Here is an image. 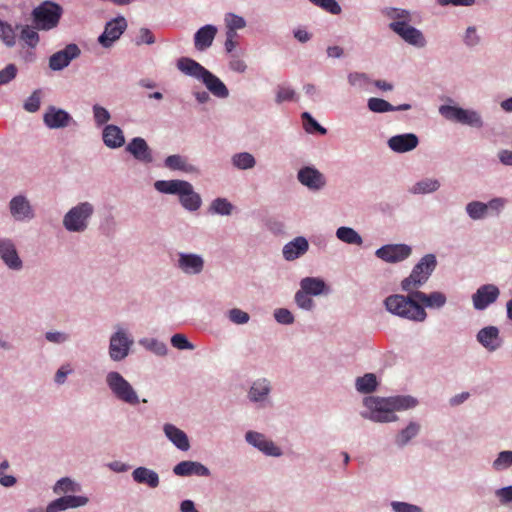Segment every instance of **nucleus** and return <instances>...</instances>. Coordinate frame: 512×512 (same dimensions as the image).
Listing matches in <instances>:
<instances>
[{"instance_id":"nucleus-1","label":"nucleus","mask_w":512,"mask_h":512,"mask_svg":"<svg viewBox=\"0 0 512 512\" xmlns=\"http://www.w3.org/2000/svg\"><path fill=\"white\" fill-rule=\"evenodd\" d=\"M418 403L417 398L411 395L367 396L363 399L366 410L361 411L360 415L375 423H392L399 419L395 412L413 409Z\"/></svg>"},{"instance_id":"nucleus-2","label":"nucleus","mask_w":512,"mask_h":512,"mask_svg":"<svg viewBox=\"0 0 512 512\" xmlns=\"http://www.w3.org/2000/svg\"><path fill=\"white\" fill-rule=\"evenodd\" d=\"M176 66L183 74L201 81L213 96L219 99H226L229 96V90L224 82L196 60L181 57L177 60Z\"/></svg>"},{"instance_id":"nucleus-3","label":"nucleus","mask_w":512,"mask_h":512,"mask_svg":"<svg viewBox=\"0 0 512 512\" xmlns=\"http://www.w3.org/2000/svg\"><path fill=\"white\" fill-rule=\"evenodd\" d=\"M407 294H391L387 296L383 305L385 309L402 319L413 322H424L427 319V312L424 307L416 301L414 290L405 291Z\"/></svg>"},{"instance_id":"nucleus-4","label":"nucleus","mask_w":512,"mask_h":512,"mask_svg":"<svg viewBox=\"0 0 512 512\" xmlns=\"http://www.w3.org/2000/svg\"><path fill=\"white\" fill-rule=\"evenodd\" d=\"M154 188L162 194L177 195L181 206L189 212H196L202 206L200 194L186 180H157L154 182Z\"/></svg>"},{"instance_id":"nucleus-5","label":"nucleus","mask_w":512,"mask_h":512,"mask_svg":"<svg viewBox=\"0 0 512 512\" xmlns=\"http://www.w3.org/2000/svg\"><path fill=\"white\" fill-rule=\"evenodd\" d=\"M105 384L118 401L131 407L140 404V397L133 385L118 371H108L105 375Z\"/></svg>"},{"instance_id":"nucleus-6","label":"nucleus","mask_w":512,"mask_h":512,"mask_svg":"<svg viewBox=\"0 0 512 512\" xmlns=\"http://www.w3.org/2000/svg\"><path fill=\"white\" fill-rule=\"evenodd\" d=\"M94 213L95 207L92 203L79 202L64 214L63 227L70 233H83L88 229Z\"/></svg>"},{"instance_id":"nucleus-7","label":"nucleus","mask_w":512,"mask_h":512,"mask_svg":"<svg viewBox=\"0 0 512 512\" xmlns=\"http://www.w3.org/2000/svg\"><path fill=\"white\" fill-rule=\"evenodd\" d=\"M437 267V258L434 254L424 255L412 268L410 275L401 281L403 291L418 290L430 278Z\"/></svg>"},{"instance_id":"nucleus-8","label":"nucleus","mask_w":512,"mask_h":512,"mask_svg":"<svg viewBox=\"0 0 512 512\" xmlns=\"http://www.w3.org/2000/svg\"><path fill=\"white\" fill-rule=\"evenodd\" d=\"M62 7L53 1H44L32 10L31 16L36 29L49 31L59 24Z\"/></svg>"},{"instance_id":"nucleus-9","label":"nucleus","mask_w":512,"mask_h":512,"mask_svg":"<svg viewBox=\"0 0 512 512\" xmlns=\"http://www.w3.org/2000/svg\"><path fill=\"white\" fill-rule=\"evenodd\" d=\"M134 344L132 334L121 324L114 326V332L110 335L108 345L109 358L114 362L125 360Z\"/></svg>"},{"instance_id":"nucleus-10","label":"nucleus","mask_w":512,"mask_h":512,"mask_svg":"<svg viewBox=\"0 0 512 512\" xmlns=\"http://www.w3.org/2000/svg\"><path fill=\"white\" fill-rule=\"evenodd\" d=\"M439 114L448 121L456 122L472 128L481 129L484 126L482 115L474 109H464L456 105H441Z\"/></svg>"},{"instance_id":"nucleus-11","label":"nucleus","mask_w":512,"mask_h":512,"mask_svg":"<svg viewBox=\"0 0 512 512\" xmlns=\"http://www.w3.org/2000/svg\"><path fill=\"white\" fill-rule=\"evenodd\" d=\"M272 384L265 377L254 380L247 391V399L257 409H265L272 405Z\"/></svg>"},{"instance_id":"nucleus-12","label":"nucleus","mask_w":512,"mask_h":512,"mask_svg":"<svg viewBox=\"0 0 512 512\" xmlns=\"http://www.w3.org/2000/svg\"><path fill=\"white\" fill-rule=\"evenodd\" d=\"M0 260L10 271L20 272L24 268L17 245L12 238L0 237Z\"/></svg>"},{"instance_id":"nucleus-13","label":"nucleus","mask_w":512,"mask_h":512,"mask_svg":"<svg viewBox=\"0 0 512 512\" xmlns=\"http://www.w3.org/2000/svg\"><path fill=\"white\" fill-rule=\"evenodd\" d=\"M388 27L391 31L397 34L405 43L415 48L422 49L427 45V39L424 33L420 29L411 26L410 23L406 25L402 22L389 23Z\"/></svg>"},{"instance_id":"nucleus-14","label":"nucleus","mask_w":512,"mask_h":512,"mask_svg":"<svg viewBox=\"0 0 512 512\" xmlns=\"http://www.w3.org/2000/svg\"><path fill=\"white\" fill-rule=\"evenodd\" d=\"M43 123L47 128L52 130L77 126V122L68 111L54 105L47 107L43 114Z\"/></svg>"},{"instance_id":"nucleus-15","label":"nucleus","mask_w":512,"mask_h":512,"mask_svg":"<svg viewBox=\"0 0 512 512\" xmlns=\"http://www.w3.org/2000/svg\"><path fill=\"white\" fill-rule=\"evenodd\" d=\"M244 438L249 445L256 448L266 456L281 457L283 455L282 449L272 440L268 439L263 433L249 430L245 433Z\"/></svg>"},{"instance_id":"nucleus-16","label":"nucleus","mask_w":512,"mask_h":512,"mask_svg":"<svg viewBox=\"0 0 512 512\" xmlns=\"http://www.w3.org/2000/svg\"><path fill=\"white\" fill-rule=\"evenodd\" d=\"M127 28V21L123 16L108 21L104 31L98 37V43L104 48H110L117 41Z\"/></svg>"},{"instance_id":"nucleus-17","label":"nucleus","mask_w":512,"mask_h":512,"mask_svg":"<svg viewBox=\"0 0 512 512\" xmlns=\"http://www.w3.org/2000/svg\"><path fill=\"white\" fill-rule=\"evenodd\" d=\"M500 296V289L495 284H484L472 294L473 308L477 311L486 310Z\"/></svg>"},{"instance_id":"nucleus-18","label":"nucleus","mask_w":512,"mask_h":512,"mask_svg":"<svg viewBox=\"0 0 512 512\" xmlns=\"http://www.w3.org/2000/svg\"><path fill=\"white\" fill-rule=\"evenodd\" d=\"M81 55V50L75 43L67 44L62 50L49 57L48 66L52 71H61Z\"/></svg>"},{"instance_id":"nucleus-19","label":"nucleus","mask_w":512,"mask_h":512,"mask_svg":"<svg viewBox=\"0 0 512 512\" xmlns=\"http://www.w3.org/2000/svg\"><path fill=\"white\" fill-rule=\"evenodd\" d=\"M175 267L185 275H199L205 267V260L200 254L179 252Z\"/></svg>"},{"instance_id":"nucleus-20","label":"nucleus","mask_w":512,"mask_h":512,"mask_svg":"<svg viewBox=\"0 0 512 512\" xmlns=\"http://www.w3.org/2000/svg\"><path fill=\"white\" fill-rule=\"evenodd\" d=\"M412 249L406 244H387L375 251V256L387 263H398L407 259Z\"/></svg>"},{"instance_id":"nucleus-21","label":"nucleus","mask_w":512,"mask_h":512,"mask_svg":"<svg viewBox=\"0 0 512 512\" xmlns=\"http://www.w3.org/2000/svg\"><path fill=\"white\" fill-rule=\"evenodd\" d=\"M9 210L15 221H30L35 217V212L29 200L24 195L14 196L9 202Z\"/></svg>"},{"instance_id":"nucleus-22","label":"nucleus","mask_w":512,"mask_h":512,"mask_svg":"<svg viewBox=\"0 0 512 512\" xmlns=\"http://www.w3.org/2000/svg\"><path fill=\"white\" fill-rule=\"evenodd\" d=\"M297 179L311 191H319L326 185L325 176L313 166H305L299 169Z\"/></svg>"},{"instance_id":"nucleus-23","label":"nucleus","mask_w":512,"mask_h":512,"mask_svg":"<svg viewBox=\"0 0 512 512\" xmlns=\"http://www.w3.org/2000/svg\"><path fill=\"white\" fill-rule=\"evenodd\" d=\"M125 150L140 163L150 164L154 160L153 151L142 137L132 138L126 145Z\"/></svg>"},{"instance_id":"nucleus-24","label":"nucleus","mask_w":512,"mask_h":512,"mask_svg":"<svg viewBox=\"0 0 512 512\" xmlns=\"http://www.w3.org/2000/svg\"><path fill=\"white\" fill-rule=\"evenodd\" d=\"M89 502L88 497L81 495H64L51 501L46 512H62L67 509H73L85 506Z\"/></svg>"},{"instance_id":"nucleus-25","label":"nucleus","mask_w":512,"mask_h":512,"mask_svg":"<svg viewBox=\"0 0 512 512\" xmlns=\"http://www.w3.org/2000/svg\"><path fill=\"white\" fill-rule=\"evenodd\" d=\"M476 340L489 352H494L502 346V338L498 327L490 325L480 329Z\"/></svg>"},{"instance_id":"nucleus-26","label":"nucleus","mask_w":512,"mask_h":512,"mask_svg":"<svg viewBox=\"0 0 512 512\" xmlns=\"http://www.w3.org/2000/svg\"><path fill=\"white\" fill-rule=\"evenodd\" d=\"M173 473L179 477H209L211 472L208 467L198 461L184 460L176 464Z\"/></svg>"},{"instance_id":"nucleus-27","label":"nucleus","mask_w":512,"mask_h":512,"mask_svg":"<svg viewBox=\"0 0 512 512\" xmlns=\"http://www.w3.org/2000/svg\"><path fill=\"white\" fill-rule=\"evenodd\" d=\"M419 144V138L414 133L398 134L390 137L388 147L396 153H407L414 150Z\"/></svg>"},{"instance_id":"nucleus-28","label":"nucleus","mask_w":512,"mask_h":512,"mask_svg":"<svg viewBox=\"0 0 512 512\" xmlns=\"http://www.w3.org/2000/svg\"><path fill=\"white\" fill-rule=\"evenodd\" d=\"M414 297L416 298V301L424 307V310H426V308L440 310L447 303V296L441 291L425 293L418 289L414 290Z\"/></svg>"},{"instance_id":"nucleus-29","label":"nucleus","mask_w":512,"mask_h":512,"mask_svg":"<svg viewBox=\"0 0 512 512\" xmlns=\"http://www.w3.org/2000/svg\"><path fill=\"white\" fill-rule=\"evenodd\" d=\"M309 250V242L304 236H297L283 246L282 254L286 261H294Z\"/></svg>"},{"instance_id":"nucleus-30","label":"nucleus","mask_w":512,"mask_h":512,"mask_svg":"<svg viewBox=\"0 0 512 512\" xmlns=\"http://www.w3.org/2000/svg\"><path fill=\"white\" fill-rule=\"evenodd\" d=\"M218 29L213 24L200 27L194 34V47L197 51H206L213 44Z\"/></svg>"},{"instance_id":"nucleus-31","label":"nucleus","mask_w":512,"mask_h":512,"mask_svg":"<svg viewBox=\"0 0 512 512\" xmlns=\"http://www.w3.org/2000/svg\"><path fill=\"white\" fill-rule=\"evenodd\" d=\"M163 433L166 438L180 451H188L190 449V441L187 434L171 423L163 425Z\"/></svg>"},{"instance_id":"nucleus-32","label":"nucleus","mask_w":512,"mask_h":512,"mask_svg":"<svg viewBox=\"0 0 512 512\" xmlns=\"http://www.w3.org/2000/svg\"><path fill=\"white\" fill-rule=\"evenodd\" d=\"M421 431V424L418 421L410 420L405 427L400 429L394 437V444L398 448H404L416 438Z\"/></svg>"},{"instance_id":"nucleus-33","label":"nucleus","mask_w":512,"mask_h":512,"mask_svg":"<svg viewBox=\"0 0 512 512\" xmlns=\"http://www.w3.org/2000/svg\"><path fill=\"white\" fill-rule=\"evenodd\" d=\"M132 479L137 484H143L151 489H155L160 484L159 474L150 468L140 466L132 471Z\"/></svg>"},{"instance_id":"nucleus-34","label":"nucleus","mask_w":512,"mask_h":512,"mask_svg":"<svg viewBox=\"0 0 512 512\" xmlns=\"http://www.w3.org/2000/svg\"><path fill=\"white\" fill-rule=\"evenodd\" d=\"M102 140L105 146L110 149H117L125 144V136L122 129L114 124L103 127Z\"/></svg>"},{"instance_id":"nucleus-35","label":"nucleus","mask_w":512,"mask_h":512,"mask_svg":"<svg viewBox=\"0 0 512 512\" xmlns=\"http://www.w3.org/2000/svg\"><path fill=\"white\" fill-rule=\"evenodd\" d=\"M302 292H306L311 296L326 295L330 292L325 281L319 277H305L300 281Z\"/></svg>"},{"instance_id":"nucleus-36","label":"nucleus","mask_w":512,"mask_h":512,"mask_svg":"<svg viewBox=\"0 0 512 512\" xmlns=\"http://www.w3.org/2000/svg\"><path fill=\"white\" fill-rule=\"evenodd\" d=\"M441 186L438 179L426 177L415 182L410 188L409 193L413 195H425L436 192Z\"/></svg>"},{"instance_id":"nucleus-37","label":"nucleus","mask_w":512,"mask_h":512,"mask_svg":"<svg viewBox=\"0 0 512 512\" xmlns=\"http://www.w3.org/2000/svg\"><path fill=\"white\" fill-rule=\"evenodd\" d=\"M164 166L172 171H182L185 173L195 171V166L188 162L187 157L180 154L167 156L164 160Z\"/></svg>"},{"instance_id":"nucleus-38","label":"nucleus","mask_w":512,"mask_h":512,"mask_svg":"<svg viewBox=\"0 0 512 512\" xmlns=\"http://www.w3.org/2000/svg\"><path fill=\"white\" fill-rule=\"evenodd\" d=\"M335 235L338 240L345 244L361 246L363 239L361 235L353 228L341 226L336 229Z\"/></svg>"},{"instance_id":"nucleus-39","label":"nucleus","mask_w":512,"mask_h":512,"mask_svg":"<svg viewBox=\"0 0 512 512\" xmlns=\"http://www.w3.org/2000/svg\"><path fill=\"white\" fill-rule=\"evenodd\" d=\"M231 164L238 170H250L255 167L256 159L249 152H239L232 155Z\"/></svg>"},{"instance_id":"nucleus-40","label":"nucleus","mask_w":512,"mask_h":512,"mask_svg":"<svg viewBox=\"0 0 512 512\" xmlns=\"http://www.w3.org/2000/svg\"><path fill=\"white\" fill-rule=\"evenodd\" d=\"M234 210L233 204L226 198L218 197L212 200L208 213L212 215L229 216Z\"/></svg>"},{"instance_id":"nucleus-41","label":"nucleus","mask_w":512,"mask_h":512,"mask_svg":"<svg viewBox=\"0 0 512 512\" xmlns=\"http://www.w3.org/2000/svg\"><path fill=\"white\" fill-rule=\"evenodd\" d=\"M377 377L373 373H366L355 381L356 390L363 394H369L377 389Z\"/></svg>"},{"instance_id":"nucleus-42","label":"nucleus","mask_w":512,"mask_h":512,"mask_svg":"<svg viewBox=\"0 0 512 512\" xmlns=\"http://www.w3.org/2000/svg\"><path fill=\"white\" fill-rule=\"evenodd\" d=\"M139 345L157 356H166L168 353L167 345L156 338H141Z\"/></svg>"},{"instance_id":"nucleus-43","label":"nucleus","mask_w":512,"mask_h":512,"mask_svg":"<svg viewBox=\"0 0 512 512\" xmlns=\"http://www.w3.org/2000/svg\"><path fill=\"white\" fill-rule=\"evenodd\" d=\"M465 211L470 219L474 221L483 220L488 217L486 205L481 201H471L466 204Z\"/></svg>"},{"instance_id":"nucleus-44","label":"nucleus","mask_w":512,"mask_h":512,"mask_svg":"<svg viewBox=\"0 0 512 512\" xmlns=\"http://www.w3.org/2000/svg\"><path fill=\"white\" fill-rule=\"evenodd\" d=\"M80 489H81L80 484L73 481L69 477H63V478L59 479L53 486V492L58 495H60V494L67 495L68 493H75V492L80 491Z\"/></svg>"},{"instance_id":"nucleus-45","label":"nucleus","mask_w":512,"mask_h":512,"mask_svg":"<svg viewBox=\"0 0 512 512\" xmlns=\"http://www.w3.org/2000/svg\"><path fill=\"white\" fill-rule=\"evenodd\" d=\"M492 469L497 472L508 470L512 467V450L500 451L493 460Z\"/></svg>"},{"instance_id":"nucleus-46","label":"nucleus","mask_w":512,"mask_h":512,"mask_svg":"<svg viewBox=\"0 0 512 512\" xmlns=\"http://www.w3.org/2000/svg\"><path fill=\"white\" fill-rule=\"evenodd\" d=\"M224 24L227 30L237 32V30L245 28L247 22L242 16L228 12L224 15Z\"/></svg>"},{"instance_id":"nucleus-47","label":"nucleus","mask_w":512,"mask_h":512,"mask_svg":"<svg viewBox=\"0 0 512 512\" xmlns=\"http://www.w3.org/2000/svg\"><path fill=\"white\" fill-rule=\"evenodd\" d=\"M385 15L392 19L391 23H404L405 25L411 22V12L406 9L400 8H387L385 10Z\"/></svg>"},{"instance_id":"nucleus-48","label":"nucleus","mask_w":512,"mask_h":512,"mask_svg":"<svg viewBox=\"0 0 512 512\" xmlns=\"http://www.w3.org/2000/svg\"><path fill=\"white\" fill-rule=\"evenodd\" d=\"M93 120L97 127H104L111 120L110 112L100 104L92 106Z\"/></svg>"},{"instance_id":"nucleus-49","label":"nucleus","mask_w":512,"mask_h":512,"mask_svg":"<svg viewBox=\"0 0 512 512\" xmlns=\"http://www.w3.org/2000/svg\"><path fill=\"white\" fill-rule=\"evenodd\" d=\"M0 39L7 47H13L16 44L15 30L8 22L0 20Z\"/></svg>"},{"instance_id":"nucleus-50","label":"nucleus","mask_w":512,"mask_h":512,"mask_svg":"<svg viewBox=\"0 0 512 512\" xmlns=\"http://www.w3.org/2000/svg\"><path fill=\"white\" fill-rule=\"evenodd\" d=\"M367 106L368 109L374 113H386L394 111V106L392 104L384 99L376 97L369 98Z\"/></svg>"},{"instance_id":"nucleus-51","label":"nucleus","mask_w":512,"mask_h":512,"mask_svg":"<svg viewBox=\"0 0 512 512\" xmlns=\"http://www.w3.org/2000/svg\"><path fill=\"white\" fill-rule=\"evenodd\" d=\"M311 4L332 15H340L342 8L337 0H308Z\"/></svg>"},{"instance_id":"nucleus-52","label":"nucleus","mask_w":512,"mask_h":512,"mask_svg":"<svg viewBox=\"0 0 512 512\" xmlns=\"http://www.w3.org/2000/svg\"><path fill=\"white\" fill-rule=\"evenodd\" d=\"M348 82L351 86L367 89L370 84H372V80L369 75L363 72H351L348 74Z\"/></svg>"},{"instance_id":"nucleus-53","label":"nucleus","mask_w":512,"mask_h":512,"mask_svg":"<svg viewBox=\"0 0 512 512\" xmlns=\"http://www.w3.org/2000/svg\"><path fill=\"white\" fill-rule=\"evenodd\" d=\"M294 301L300 309L305 311H312L315 307V302L311 298V295L302 292L301 288L295 293Z\"/></svg>"},{"instance_id":"nucleus-54","label":"nucleus","mask_w":512,"mask_h":512,"mask_svg":"<svg viewBox=\"0 0 512 512\" xmlns=\"http://www.w3.org/2000/svg\"><path fill=\"white\" fill-rule=\"evenodd\" d=\"M507 202L508 200L506 198L495 197L492 198L489 202L485 203L488 216H499L504 210Z\"/></svg>"},{"instance_id":"nucleus-55","label":"nucleus","mask_w":512,"mask_h":512,"mask_svg":"<svg viewBox=\"0 0 512 512\" xmlns=\"http://www.w3.org/2000/svg\"><path fill=\"white\" fill-rule=\"evenodd\" d=\"M20 38L30 48H35L40 40L39 34L34 30V28L28 25L22 28Z\"/></svg>"},{"instance_id":"nucleus-56","label":"nucleus","mask_w":512,"mask_h":512,"mask_svg":"<svg viewBox=\"0 0 512 512\" xmlns=\"http://www.w3.org/2000/svg\"><path fill=\"white\" fill-rule=\"evenodd\" d=\"M302 119L304 120V127L308 133L318 132L321 135H325L327 133L326 128L321 126L308 112H304L302 114Z\"/></svg>"},{"instance_id":"nucleus-57","label":"nucleus","mask_w":512,"mask_h":512,"mask_svg":"<svg viewBox=\"0 0 512 512\" xmlns=\"http://www.w3.org/2000/svg\"><path fill=\"white\" fill-rule=\"evenodd\" d=\"M296 92L289 86L278 85L276 88L275 102L281 104L286 101H293L295 99Z\"/></svg>"},{"instance_id":"nucleus-58","label":"nucleus","mask_w":512,"mask_h":512,"mask_svg":"<svg viewBox=\"0 0 512 512\" xmlns=\"http://www.w3.org/2000/svg\"><path fill=\"white\" fill-rule=\"evenodd\" d=\"M463 43L469 48H473L480 44L481 36L478 34L476 26H469L463 35Z\"/></svg>"},{"instance_id":"nucleus-59","label":"nucleus","mask_w":512,"mask_h":512,"mask_svg":"<svg viewBox=\"0 0 512 512\" xmlns=\"http://www.w3.org/2000/svg\"><path fill=\"white\" fill-rule=\"evenodd\" d=\"M227 317L230 322L236 325H244L247 324L250 320V315L239 309V308H232L227 312Z\"/></svg>"},{"instance_id":"nucleus-60","label":"nucleus","mask_w":512,"mask_h":512,"mask_svg":"<svg viewBox=\"0 0 512 512\" xmlns=\"http://www.w3.org/2000/svg\"><path fill=\"white\" fill-rule=\"evenodd\" d=\"M41 90L37 89L24 102L23 108L30 113H35L40 109Z\"/></svg>"},{"instance_id":"nucleus-61","label":"nucleus","mask_w":512,"mask_h":512,"mask_svg":"<svg viewBox=\"0 0 512 512\" xmlns=\"http://www.w3.org/2000/svg\"><path fill=\"white\" fill-rule=\"evenodd\" d=\"M390 506L393 512H424L422 507L403 501H392Z\"/></svg>"},{"instance_id":"nucleus-62","label":"nucleus","mask_w":512,"mask_h":512,"mask_svg":"<svg viewBox=\"0 0 512 512\" xmlns=\"http://www.w3.org/2000/svg\"><path fill=\"white\" fill-rule=\"evenodd\" d=\"M274 318L279 324L291 325L294 323L295 318L292 312L287 308H277L274 310Z\"/></svg>"},{"instance_id":"nucleus-63","label":"nucleus","mask_w":512,"mask_h":512,"mask_svg":"<svg viewBox=\"0 0 512 512\" xmlns=\"http://www.w3.org/2000/svg\"><path fill=\"white\" fill-rule=\"evenodd\" d=\"M18 68L15 64L10 63L0 70V86L10 83L17 76Z\"/></svg>"},{"instance_id":"nucleus-64","label":"nucleus","mask_w":512,"mask_h":512,"mask_svg":"<svg viewBox=\"0 0 512 512\" xmlns=\"http://www.w3.org/2000/svg\"><path fill=\"white\" fill-rule=\"evenodd\" d=\"M171 344L179 350H192L194 345L187 339L184 334L177 333L171 337Z\"/></svg>"}]
</instances>
